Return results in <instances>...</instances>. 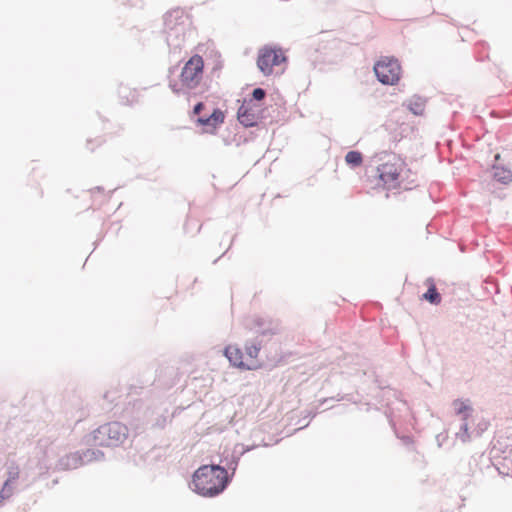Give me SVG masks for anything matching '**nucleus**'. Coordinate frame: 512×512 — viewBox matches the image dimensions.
<instances>
[{
    "label": "nucleus",
    "mask_w": 512,
    "mask_h": 512,
    "mask_svg": "<svg viewBox=\"0 0 512 512\" xmlns=\"http://www.w3.org/2000/svg\"><path fill=\"white\" fill-rule=\"evenodd\" d=\"M497 445L499 450H501L503 453L512 454V436L500 437L497 440Z\"/></svg>",
    "instance_id": "nucleus-14"
},
{
    "label": "nucleus",
    "mask_w": 512,
    "mask_h": 512,
    "mask_svg": "<svg viewBox=\"0 0 512 512\" xmlns=\"http://www.w3.org/2000/svg\"><path fill=\"white\" fill-rule=\"evenodd\" d=\"M224 354L233 366L245 370V354L239 347L229 345L225 348Z\"/></svg>",
    "instance_id": "nucleus-8"
},
{
    "label": "nucleus",
    "mask_w": 512,
    "mask_h": 512,
    "mask_svg": "<svg viewBox=\"0 0 512 512\" xmlns=\"http://www.w3.org/2000/svg\"><path fill=\"white\" fill-rule=\"evenodd\" d=\"M252 95L255 100L260 101V100L264 99L266 93L262 88H256V89H254Z\"/></svg>",
    "instance_id": "nucleus-18"
},
{
    "label": "nucleus",
    "mask_w": 512,
    "mask_h": 512,
    "mask_svg": "<svg viewBox=\"0 0 512 512\" xmlns=\"http://www.w3.org/2000/svg\"><path fill=\"white\" fill-rule=\"evenodd\" d=\"M461 431H462V433L459 434V437L462 440V442H466L469 439V437H470L469 434H468V424L467 423H464L462 425Z\"/></svg>",
    "instance_id": "nucleus-17"
},
{
    "label": "nucleus",
    "mask_w": 512,
    "mask_h": 512,
    "mask_svg": "<svg viewBox=\"0 0 512 512\" xmlns=\"http://www.w3.org/2000/svg\"><path fill=\"white\" fill-rule=\"evenodd\" d=\"M260 352V347L257 345H249L246 346L245 352V370H255L260 367V362L258 360Z\"/></svg>",
    "instance_id": "nucleus-9"
},
{
    "label": "nucleus",
    "mask_w": 512,
    "mask_h": 512,
    "mask_svg": "<svg viewBox=\"0 0 512 512\" xmlns=\"http://www.w3.org/2000/svg\"><path fill=\"white\" fill-rule=\"evenodd\" d=\"M171 88H172V90H173L175 93H178V92L180 91V89H179V88H177V86H176V85H171Z\"/></svg>",
    "instance_id": "nucleus-21"
},
{
    "label": "nucleus",
    "mask_w": 512,
    "mask_h": 512,
    "mask_svg": "<svg viewBox=\"0 0 512 512\" xmlns=\"http://www.w3.org/2000/svg\"><path fill=\"white\" fill-rule=\"evenodd\" d=\"M411 110L414 114H421L423 112V105L422 104H416L415 108L411 107Z\"/></svg>",
    "instance_id": "nucleus-19"
},
{
    "label": "nucleus",
    "mask_w": 512,
    "mask_h": 512,
    "mask_svg": "<svg viewBox=\"0 0 512 512\" xmlns=\"http://www.w3.org/2000/svg\"><path fill=\"white\" fill-rule=\"evenodd\" d=\"M224 121V114L220 109H215L209 117H199L197 123L206 128L207 132H213Z\"/></svg>",
    "instance_id": "nucleus-7"
},
{
    "label": "nucleus",
    "mask_w": 512,
    "mask_h": 512,
    "mask_svg": "<svg viewBox=\"0 0 512 512\" xmlns=\"http://www.w3.org/2000/svg\"><path fill=\"white\" fill-rule=\"evenodd\" d=\"M204 60L196 54L192 56L183 66L180 81L182 87L186 89L196 88L203 78Z\"/></svg>",
    "instance_id": "nucleus-5"
},
{
    "label": "nucleus",
    "mask_w": 512,
    "mask_h": 512,
    "mask_svg": "<svg viewBox=\"0 0 512 512\" xmlns=\"http://www.w3.org/2000/svg\"><path fill=\"white\" fill-rule=\"evenodd\" d=\"M10 480H7L4 484L2 491L0 492V506L3 504L6 498H9L12 494V489L9 487Z\"/></svg>",
    "instance_id": "nucleus-15"
},
{
    "label": "nucleus",
    "mask_w": 512,
    "mask_h": 512,
    "mask_svg": "<svg viewBox=\"0 0 512 512\" xmlns=\"http://www.w3.org/2000/svg\"><path fill=\"white\" fill-rule=\"evenodd\" d=\"M374 71L378 80L386 85L396 84L401 75L400 64L393 58H384L378 61L374 66Z\"/></svg>",
    "instance_id": "nucleus-6"
},
{
    "label": "nucleus",
    "mask_w": 512,
    "mask_h": 512,
    "mask_svg": "<svg viewBox=\"0 0 512 512\" xmlns=\"http://www.w3.org/2000/svg\"><path fill=\"white\" fill-rule=\"evenodd\" d=\"M127 428L119 422L107 423L93 432V441L98 446H116L126 438Z\"/></svg>",
    "instance_id": "nucleus-3"
},
{
    "label": "nucleus",
    "mask_w": 512,
    "mask_h": 512,
    "mask_svg": "<svg viewBox=\"0 0 512 512\" xmlns=\"http://www.w3.org/2000/svg\"><path fill=\"white\" fill-rule=\"evenodd\" d=\"M203 108H204L203 103L200 102V103L196 104L194 107V110H193L194 114H196V115L200 114V112Z\"/></svg>",
    "instance_id": "nucleus-20"
},
{
    "label": "nucleus",
    "mask_w": 512,
    "mask_h": 512,
    "mask_svg": "<svg viewBox=\"0 0 512 512\" xmlns=\"http://www.w3.org/2000/svg\"><path fill=\"white\" fill-rule=\"evenodd\" d=\"M427 283L429 284V286L427 292L423 294V299L435 305L440 304L441 296L438 293L433 281L428 280Z\"/></svg>",
    "instance_id": "nucleus-11"
},
{
    "label": "nucleus",
    "mask_w": 512,
    "mask_h": 512,
    "mask_svg": "<svg viewBox=\"0 0 512 512\" xmlns=\"http://www.w3.org/2000/svg\"><path fill=\"white\" fill-rule=\"evenodd\" d=\"M368 181L376 188L384 190H410L416 185V175L400 156L384 155L368 175Z\"/></svg>",
    "instance_id": "nucleus-1"
},
{
    "label": "nucleus",
    "mask_w": 512,
    "mask_h": 512,
    "mask_svg": "<svg viewBox=\"0 0 512 512\" xmlns=\"http://www.w3.org/2000/svg\"><path fill=\"white\" fill-rule=\"evenodd\" d=\"M453 407L456 414L463 415L464 419L468 417L469 412L472 410L467 402L459 399L453 402Z\"/></svg>",
    "instance_id": "nucleus-12"
},
{
    "label": "nucleus",
    "mask_w": 512,
    "mask_h": 512,
    "mask_svg": "<svg viewBox=\"0 0 512 512\" xmlns=\"http://www.w3.org/2000/svg\"><path fill=\"white\" fill-rule=\"evenodd\" d=\"M500 174L499 170L495 171V177L503 182H509L512 179V175L509 171L502 170Z\"/></svg>",
    "instance_id": "nucleus-16"
},
{
    "label": "nucleus",
    "mask_w": 512,
    "mask_h": 512,
    "mask_svg": "<svg viewBox=\"0 0 512 512\" xmlns=\"http://www.w3.org/2000/svg\"><path fill=\"white\" fill-rule=\"evenodd\" d=\"M347 164L352 166H360L363 162V156L359 151H349L345 156Z\"/></svg>",
    "instance_id": "nucleus-13"
},
{
    "label": "nucleus",
    "mask_w": 512,
    "mask_h": 512,
    "mask_svg": "<svg viewBox=\"0 0 512 512\" xmlns=\"http://www.w3.org/2000/svg\"><path fill=\"white\" fill-rule=\"evenodd\" d=\"M227 483V470L219 465L201 466L194 472L192 479L193 490L206 497L218 495Z\"/></svg>",
    "instance_id": "nucleus-2"
},
{
    "label": "nucleus",
    "mask_w": 512,
    "mask_h": 512,
    "mask_svg": "<svg viewBox=\"0 0 512 512\" xmlns=\"http://www.w3.org/2000/svg\"><path fill=\"white\" fill-rule=\"evenodd\" d=\"M285 62L286 56L281 48L264 46L258 52L257 66L266 76L273 74L274 69L280 67Z\"/></svg>",
    "instance_id": "nucleus-4"
},
{
    "label": "nucleus",
    "mask_w": 512,
    "mask_h": 512,
    "mask_svg": "<svg viewBox=\"0 0 512 512\" xmlns=\"http://www.w3.org/2000/svg\"><path fill=\"white\" fill-rule=\"evenodd\" d=\"M237 117L239 122L245 127H252L257 123V115L256 113L248 106L241 105L238 109Z\"/></svg>",
    "instance_id": "nucleus-10"
}]
</instances>
